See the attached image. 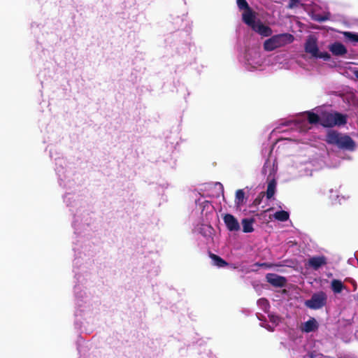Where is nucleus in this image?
Returning a JSON list of instances; mask_svg holds the SVG:
<instances>
[{
    "label": "nucleus",
    "instance_id": "f3484780",
    "mask_svg": "<svg viewBox=\"0 0 358 358\" xmlns=\"http://www.w3.org/2000/svg\"><path fill=\"white\" fill-rule=\"evenodd\" d=\"M253 219H243L242 220L243 231L245 233H250L254 231L252 224Z\"/></svg>",
    "mask_w": 358,
    "mask_h": 358
},
{
    "label": "nucleus",
    "instance_id": "9d476101",
    "mask_svg": "<svg viewBox=\"0 0 358 358\" xmlns=\"http://www.w3.org/2000/svg\"><path fill=\"white\" fill-rule=\"evenodd\" d=\"M223 220L229 231H235L240 229L239 223L234 215L231 214H226L224 216Z\"/></svg>",
    "mask_w": 358,
    "mask_h": 358
},
{
    "label": "nucleus",
    "instance_id": "dca6fc26",
    "mask_svg": "<svg viewBox=\"0 0 358 358\" xmlns=\"http://www.w3.org/2000/svg\"><path fill=\"white\" fill-rule=\"evenodd\" d=\"M210 257L213 262V265L217 266L218 267H224L228 265V263L221 258L220 256H217L213 253L210 252Z\"/></svg>",
    "mask_w": 358,
    "mask_h": 358
},
{
    "label": "nucleus",
    "instance_id": "f257e3e1",
    "mask_svg": "<svg viewBox=\"0 0 358 358\" xmlns=\"http://www.w3.org/2000/svg\"><path fill=\"white\" fill-rule=\"evenodd\" d=\"M325 141L332 145H336L339 149L343 150L353 151L355 149L356 143L355 141L348 134H342L336 130H329L327 131Z\"/></svg>",
    "mask_w": 358,
    "mask_h": 358
},
{
    "label": "nucleus",
    "instance_id": "aec40b11",
    "mask_svg": "<svg viewBox=\"0 0 358 358\" xmlns=\"http://www.w3.org/2000/svg\"><path fill=\"white\" fill-rule=\"evenodd\" d=\"M245 198V192L243 189H238L236 192V203L238 205L243 203Z\"/></svg>",
    "mask_w": 358,
    "mask_h": 358
},
{
    "label": "nucleus",
    "instance_id": "1a4fd4ad",
    "mask_svg": "<svg viewBox=\"0 0 358 358\" xmlns=\"http://www.w3.org/2000/svg\"><path fill=\"white\" fill-rule=\"evenodd\" d=\"M329 50L333 55L336 57L343 56L348 52L345 46L340 42H335L330 44L329 45Z\"/></svg>",
    "mask_w": 358,
    "mask_h": 358
},
{
    "label": "nucleus",
    "instance_id": "bb28decb",
    "mask_svg": "<svg viewBox=\"0 0 358 358\" xmlns=\"http://www.w3.org/2000/svg\"><path fill=\"white\" fill-rule=\"evenodd\" d=\"M357 77H358V74H357Z\"/></svg>",
    "mask_w": 358,
    "mask_h": 358
},
{
    "label": "nucleus",
    "instance_id": "423d86ee",
    "mask_svg": "<svg viewBox=\"0 0 358 358\" xmlns=\"http://www.w3.org/2000/svg\"><path fill=\"white\" fill-rule=\"evenodd\" d=\"M304 50L305 52L310 54L312 57H316L320 50L317 45V39L315 36L310 35L308 37L304 44Z\"/></svg>",
    "mask_w": 358,
    "mask_h": 358
},
{
    "label": "nucleus",
    "instance_id": "f03ea898",
    "mask_svg": "<svg viewBox=\"0 0 358 358\" xmlns=\"http://www.w3.org/2000/svg\"><path fill=\"white\" fill-rule=\"evenodd\" d=\"M294 40L292 34L285 33L271 36L266 39L263 44L264 49L266 51H273L277 48L285 46L286 45L292 43Z\"/></svg>",
    "mask_w": 358,
    "mask_h": 358
},
{
    "label": "nucleus",
    "instance_id": "4be33fe9",
    "mask_svg": "<svg viewBox=\"0 0 358 358\" xmlns=\"http://www.w3.org/2000/svg\"><path fill=\"white\" fill-rule=\"evenodd\" d=\"M264 196H265V192H260L259 194V195L257 196V198L254 200L253 205L259 206L261 203Z\"/></svg>",
    "mask_w": 358,
    "mask_h": 358
},
{
    "label": "nucleus",
    "instance_id": "ddd939ff",
    "mask_svg": "<svg viewBox=\"0 0 358 358\" xmlns=\"http://www.w3.org/2000/svg\"><path fill=\"white\" fill-rule=\"evenodd\" d=\"M305 113L307 115L308 122L310 124H321L322 115L320 116L319 115H317L312 111H306Z\"/></svg>",
    "mask_w": 358,
    "mask_h": 358
},
{
    "label": "nucleus",
    "instance_id": "6e6552de",
    "mask_svg": "<svg viewBox=\"0 0 358 358\" xmlns=\"http://www.w3.org/2000/svg\"><path fill=\"white\" fill-rule=\"evenodd\" d=\"M268 282L275 287H283L286 285V278L275 273H268L266 275Z\"/></svg>",
    "mask_w": 358,
    "mask_h": 358
},
{
    "label": "nucleus",
    "instance_id": "a211bd4d",
    "mask_svg": "<svg viewBox=\"0 0 358 358\" xmlns=\"http://www.w3.org/2000/svg\"><path fill=\"white\" fill-rule=\"evenodd\" d=\"M289 217V213L285 210H279L274 214V217L281 222L287 221Z\"/></svg>",
    "mask_w": 358,
    "mask_h": 358
},
{
    "label": "nucleus",
    "instance_id": "5701e85b",
    "mask_svg": "<svg viewBox=\"0 0 358 358\" xmlns=\"http://www.w3.org/2000/svg\"><path fill=\"white\" fill-rule=\"evenodd\" d=\"M300 5V0H289L287 7L289 8H295L299 7Z\"/></svg>",
    "mask_w": 358,
    "mask_h": 358
},
{
    "label": "nucleus",
    "instance_id": "a878e982",
    "mask_svg": "<svg viewBox=\"0 0 358 358\" xmlns=\"http://www.w3.org/2000/svg\"><path fill=\"white\" fill-rule=\"evenodd\" d=\"M255 265L261 267V263H256Z\"/></svg>",
    "mask_w": 358,
    "mask_h": 358
},
{
    "label": "nucleus",
    "instance_id": "20e7f679",
    "mask_svg": "<svg viewBox=\"0 0 358 358\" xmlns=\"http://www.w3.org/2000/svg\"><path fill=\"white\" fill-rule=\"evenodd\" d=\"M243 22L262 37H268L273 34L270 27L265 25L259 19H257V13L252 17L249 15L245 17Z\"/></svg>",
    "mask_w": 358,
    "mask_h": 358
},
{
    "label": "nucleus",
    "instance_id": "393cba45",
    "mask_svg": "<svg viewBox=\"0 0 358 358\" xmlns=\"http://www.w3.org/2000/svg\"><path fill=\"white\" fill-rule=\"evenodd\" d=\"M318 20L320 21V22L321 21H324V20H325V18L324 17H322V18L318 19Z\"/></svg>",
    "mask_w": 358,
    "mask_h": 358
},
{
    "label": "nucleus",
    "instance_id": "4468645a",
    "mask_svg": "<svg viewBox=\"0 0 358 358\" xmlns=\"http://www.w3.org/2000/svg\"><path fill=\"white\" fill-rule=\"evenodd\" d=\"M331 288L334 293L339 294L346 289V286L343 285L341 280L334 279L331 282Z\"/></svg>",
    "mask_w": 358,
    "mask_h": 358
},
{
    "label": "nucleus",
    "instance_id": "412c9836",
    "mask_svg": "<svg viewBox=\"0 0 358 358\" xmlns=\"http://www.w3.org/2000/svg\"><path fill=\"white\" fill-rule=\"evenodd\" d=\"M315 58L323 59L324 61H329L331 59V55L327 52H319Z\"/></svg>",
    "mask_w": 358,
    "mask_h": 358
},
{
    "label": "nucleus",
    "instance_id": "6ab92c4d",
    "mask_svg": "<svg viewBox=\"0 0 358 358\" xmlns=\"http://www.w3.org/2000/svg\"><path fill=\"white\" fill-rule=\"evenodd\" d=\"M343 36L349 41L358 43V33L345 31Z\"/></svg>",
    "mask_w": 358,
    "mask_h": 358
},
{
    "label": "nucleus",
    "instance_id": "7ed1b4c3",
    "mask_svg": "<svg viewBox=\"0 0 358 358\" xmlns=\"http://www.w3.org/2000/svg\"><path fill=\"white\" fill-rule=\"evenodd\" d=\"M348 115L334 111L324 112L322 113L321 125L326 128H332L334 127H341L347 124Z\"/></svg>",
    "mask_w": 358,
    "mask_h": 358
},
{
    "label": "nucleus",
    "instance_id": "9b49d317",
    "mask_svg": "<svg viewBox=\"0 0 358 358\" xmlns=\"http://www.w3.org/2000/svg\"><path fill=\"white\" fill-rule=\"evenodd\" d=\"M236 3L240 10H243V13H242V20L245 22V17L247 16H253L256 13L249 6L246 0H236Z\"/></svg>",
    "mask_w": 358,
    "mask_h": 358
},
{
    "label": "nucleus",
    "instance_id": "0eeeda50",
    "mask_svg": "<svg viewBox=\"0 0 358 358\" xmlns=\"http://www.w3.org/2000/svg\"><path fill=\"white\" fill-rule=\"evenodd\" d=\"M327 264V257L322 255V256H315V257H310L308 259L306 266L313 268V270L317 271L322 266H325Z\"/></svg>",
    "mask_w": 358,
    "mask_h": 358
},
{
    "label": "nucleus",
    "instance_id": "39448f33",
    "mask_svg": "<svg viewBox=\"0 0 358 358\" xmlns=\"http://www.w3.org/2000/svg\"><path fill=\"white\" fill-rule=\"evenodd\" d=\"M327 296L324 292H319L312 295L311 298L305 301V305L313 310H317L327 303Z\"/></svg>",
    "mask_w": 358,
    "mask_h": 358
},
{
    "label": "nucleus",
    "instance_id": "b1692460",
    "mask_svg": "<svg viewBox=\"0 0 358 358\" xmlns=\"http://www.w3.org/2000/svg\"><path fill=\"white\" fill-rule=\"evenodd\" d=\"M273 266V264H270V263H267V262L261 263V267H264L265 268H270Z\"/></svg>",
    "mask_w": 358,
    "mask_h": 358
},
{
    "label": "nucleus",
    "instance_id": "2eb2a0df",
    "mask_svg": "<svg viewBox=\"0 0 358 358\" xmlns=\"http://www.w3.org/2000/svg\"><path fill=\"white\" fill-rule=\"evenodd\" d=\"M276 188V181L275 179L271 180L267 185V189L265 195L268 199H271L275 194Z\"/></svg>",
    "mask_w": 358,
    "mask_h": 358
},
{
    "label": "nucleus",
    "instance_id": "f8f14e48",
    "mask_svg": "<svg viewBox=\"0 0 358 358\" xmlns=\"http://www.w3.org/2000/svg\"><path fill=\"white\" fill-rule=\"evenodd\" d=\"M318 327L319 325L316 320L313 317H311L310 320L303 324L301 330L302 331L310 333L317 330Z\"/></svg>",
    "mask_w": 358,
    "mask_h": 358
}]
</instances>
